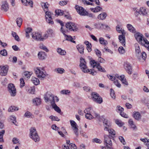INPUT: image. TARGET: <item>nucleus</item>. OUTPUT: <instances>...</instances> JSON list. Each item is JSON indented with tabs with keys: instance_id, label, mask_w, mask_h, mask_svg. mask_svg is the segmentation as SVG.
<instances>
[{
	"instance_id": "1",
	"label": "nucleus",
	"mask_w": 149,
	"mask_h": 149,
	"mask_svg": "<svg viewBox=\"0 0 149 149\" xmlns=\"http://www.w3.org/2000/svg\"><path fill=\"white\" fill-rule=\"evenodd\" d=\"M79 66L81 70L84 73H89L92 75H95L97 74V72L94 70L87 69V67L86 65V62L85 59L82 58H80Z\"/></svg>"
},
{
	"instance_id": "2",
	"label": "nucleus",
	"mask_w": 149,
	"mask_h": 149,
	"mask_svg": "<svg viewBox=\"0 0 149 149\" xmlns=\"http://www.w3.org/2000/svg\"><path fill=\"white\" fill-rule=\"evenodd\" d=\"M134 36L137 41L142 45L147 47L149 51V42L144 38L143 35L140 33L137 32L135 34Z\"/></svg>"
},
{
	"instance_id": "3",
	"label": "nucleus",
	"mask_w": 149,
	"mask_h": 149,
	"mask_svg": "<svg viewBox=\"0 0 149 149\" xmlns=\"http://www.w3.org/2000/svg\"><path fill=\"white\" fill-rule=\"evenodd\" d=\"M103 125L104 127V130L108 131L109 134L112 136L116 134V132L113 129L110 128L111 124V123L107 119H104L103 121Z\"/></svg>"
},
{
	"instance_id": "4",
	"label": "nucleus",
	"mask_w": 149,
	"mask_h": 149,
	"mask_svg": "<svg viewBox=\"0 0 149 149\" xmlns=\"http://www.w3.org/2000/svg\"><path fill=\"white\" fill-rule=\"evenodd\" d=\"M30 137L36 142H38L40 140V138L37 133L36 129L34 127L31 128L30 130Z\"/></svg>"
},
{
	"instance_id": "5",
	"label": "nucleus",
	"mask_w": 149,
	"mask_h": 149,
	"mask_svg": "<svg viewBox=\"0 0 149 149\" xmlns=\"http://www.w3.org/2000/svg\"><path fill=\"white\" fill-rule=\"evenodd\" d=\"M35 72L37 76L39 78H44L46 75V73L44 69L38 67L34 69Z\"/></svg>"
},
{
	"instance_id": "6",
	"label": "nucleus",
	"mask_w": 149,
	"mask_h": 149,
	"mask_svg": "<svg viewBox=\"0 0 149 149\" xmlns=\"http://www.w3.org/2000/svg\"><path fill=\"white\" fill-rule=\"evenodd\" d=\"M90 63L91 65L93 68L96 67L99 71L103 72H106L104 69L100 65V63L95 60H91Z\"/></svg>"
},
{
	"instance_id": "7",
	"label": "nucleus",
	"mask_w": 149,
	"mask_h": 149,
	"mask_svg": "<svg viewBox=\"0 0 149 149\" xmlns=\"http://www.w3.org/2000/svg\"><path fill=\"white\" fill-rule=\"evenodd\" d=\"M44 98L46 102H50L52 104V102L54 101V95L51 92H47L44 95Z\"/></svg>"
},
{
	"instance_id": "8",
	"label": "nucleus",
	"mask_w": 149,
	"mask_h": 149,
	"mask_svg": "<svg viewBox=\"0 0 149 149\" xmlns=\"http://www.w3.org/2000/svg\"><path fill=\"white\" fill-rule=\"evenodd\" d=\"M92 98L95 102L99 104L101 103L103 101L102 99L97 93L93 92L91 93Z\"/></svg>"
},
{
	"instance_id": "9",
	"label": "nucleus",
	"mask_w": 149,
	"mask_h": 149,
	"mask_svg": "<svg viewBox=\"0 0 149 149\" xmlns=\"http://www.w3.org/2000/svg\"><path fill=\"white\" fill-rule=\"evenodd\" d=\"M8 90L11 96L14 97L15 96L16 94V91L13 84H9L8 86Z\"/></svg>"
},
{
	"instance_id": "10",
	"label": "nucleus",
	"mask_w": 149,
	"mask_h": 149,
	"mask_svg": "<svg viewBox=\"0 0 149 149\" xmlns=\"http://www.w3.org/2000/svg\"><path fill=\"white\" fill-rule=\"evenodd\" d=\"M110 134L109 136L106 134L104 135V145H106L107 147H108L107 144L110 146H112V143L111 139L113 138L115 136V135L112 136L111 134Z\"/></svg>"
},
{
	"instance_id": "11",
	"label": "nucleus",
	"mask_w": 149,
	"mask_h": 149,
	"mask_svg": "<svg viewBox=\"0 0 149 149\" xmlns=\"http://www.w3.org/2000/svg\"><path fill=\"white\" fill-rule=\"evenodd\" d=\"M75 8L77 13L81 15L85 16L88 13V12L81 6L77 5Z\"/></svg>"
},
{
	"instance_id": "12",
	"label": "nucleus",
	"mask_w": 149,
	"mask_h": 149,
	"mask_svg": "<svg viewBox=\"0 0 149 149\" xmlns=\"http://www.w3.org/2000/svg\"><path fill=\"white\" fill-rule=\"evenodd\" d=\"M85 113H91L95 116V117L99 119L100 118L99 115L96 113L94 111L93 108L91 107H90L86 109L84 111Z\"/></svg>"
},
{
	"instance_id": "13",
	"label": "nucleus",
	"mask_w": 149,
	"mask_h": 149,
	"mask_svg": "<svg viewBox=\"0 0 149 149\" xmlns=\"http://www.w3.org/2000/svg\"><path fill=\"white\" fill-rule=\"evenodd\" d=\"M8 69V66L7 65L0 66V75L2 76H5L7 74Z\"/></svg>"
},
{
	"instance_id": "14",
	"label": "nucleus",
	"mask_w": 149,
	"mask_h": 149,
	"mask_svg": "<svg viewBox=\"0 0 149 149\" xmlns=\"http://www.w3.org/2000/svg\"><path fill=\"white\" fill-rule=\"evenodd\" d=\"M65 26L67 28L72 31H76L77 29L76 25L74 23L72 22H69L67 23Z\"/></svg>"
},
{
	"instance_id": "15",
	"label": "nucleus",
	"mask_w": 149,
	"mask_h": 149,
	"mask_svg": "<svg viewBox=\"0 0 149 149\" xmlns=\"http://www.w3.org/2000/svg\"><path fill=\"white\" fill-rule=\"evenodd\" d=\"M70 122L74 131V133L76 136H77L79 134L77 125L75 122L73 120H70Z\"/></svg>"
},
{
	"instance_id": "16",
	"label": "nucleus",
	"mask_w": 149,
	"mask_h": 149,
	"mask_svg": "<svg viewBox=\"0 0 149 149\" xmlns=\"http://www.w3.org/2000/svg\"><path fill=\"white\" fill-rule=\"evenodd\" d=\"M45 15L49 18L45 16L47 22L49 24H53L54 22L52 21V13L49 11H45Z\"/></svg>"
},
{
	"instance_id": "17",
	"label": "nucleus",
	"mask_w": 149,
	"mask_h": 149,
	"mask_svg": "<svg viewBox=\"0 0 149 149\" xmlns=\"http://www.w3.org/2000/svg\"><path fill=\"white\" fill-rule=\"evenodd\" d=\"M124 67L127 73L130 74L132 73V69L131 64L129 62H126L124 63Z\"/></svg>"
},
{
	"instance_id": "18",
	"label": "nucleus",
	"mask_w": 149,
	"mask_h": 149,
	"mask_svg": "<svg viewBox=\"0 0 149 149\" xmlns=\"http://www.w3.org/2000/svg\"><path fill=\"white\" fill-rule=\"evenodd\" d=\"M32 38L35 40L42 41L41 34L39 33H35L31 34Z\"/></svg>"
},
{
	"instance_id": "19",
	"label": "nucleus",
	"mask_w": 149,
	"mask_h": 149,
	"mask_svg": "<svg viewBox=\"0 0 149 149\" xmlns=\"http://www.w3.org/2000/svg\"><path fill=\"white\" fill-rule=\"evenodd\" d=\"M125 34H122L118 36V39L120 42L121 43L122 45L124 46H125Z\"/></svg>"
},
{
	"instance_id": "20",
	"label": "nucleus",
	"mask_w": 149,
	"mask_h": 149,
	"mask_svg": "<svg viewBox=\"0 0 149 149\" xmlns=\"http://www.w3.org/2000/svg\"><path fill=\"white\" fill-rule=\"evenodd\" d=\"M116 77L117 79L120 80L123 84L127 85H128V83L126 81L125 79H124V75L119 76L118 74H116Z\"/></svg>"
},
{
	"instance_id": "21",
	"label": "nucleus",
	"mask_w": 149,
	"mask_h": 149,
	"mask_svg": "<svg viewBox=\"0 0 149 149\" xmlns=\"http://www.w3.org/2000/svg\"><path fill=\"white\" fill-rule=\"evenodd\" d=\"M107 16V14L105 12H103L99 15L97 16V18L100 20L105 19Z\"/></svg>"
},
{
	"instance_id": "22",
	"label": "nucleus",
	"mask_w": 149,
	"mask_h": 149,
	"mask_svg": "<svg viewBox=\"0 0 149 149\" xmlns=\"http://www.w3.org/2000/svg\"><path fill=\"white\" fill-rule=\"evenodd\" d=\"M41 99L39 98H36L33 100V103L34 105L38 106L40 105L41 103Z\"/></svg>"
},
{
	"instance_id": "23",
	"label": "nucleus",
	"mask_w": 149,
	"mask_h": 149,
	"mask_svg": "<svg viewBox=\"0 0 149 149\" xmlns=\"http://www.w3.org/2000/svg\"><path fill=\"white\" fill-rule=\"evenodd\" d=\"M53 108L55 110L59 113L61 112V110L60 108L57 106L55 103V102H52L51 104Z\"/></svg>"
},
{
	"instance_id": "24",
	"label": "nucleus",
	"mask_w": 149,
	"mask_h": 149,
	"mask_svg": "<svg viewBox=\"0 0 149 149\" xmlns=\"http://www.w3.org/2000/svg\"><path fill=\"white\" fill-rule=\"evenodd\" d=\"M140 13L141 14H142L143 15H146L148 13V10H147L146 8L143 7H141L139 10Z\"/></svg>"
},
{
	"instance_id": "25",
	"label": "nucleus",
	"mask_w": 149,
	"mask_h": 149,
	"mask_svg": "<svg viewBox=\"0 0 149 149\" xmlns=\"http://www.w3.org/2000/svg\"><path fill=\"white\" fill-rule=\"evenodd\" d=\"M9 7L8 3L6 2L3 3L1 5V10L5 11H7Z\"/></svg>"
},
{
	"instance_id": "26",
	"label": "nucleus",
	"mask_w": 149,
	"mask_h": 149,
	"mask_svg": "<svg viewBox=\"0 0 149 149\" xmlns=\"http://www.w3.org/2000/svg\"><path fill=\"white\" fill-rule=\"evenodd\" d=\"M133 117L136 120H139L141 118V116L138 112L134 111L133 113Z\"/></svg>"
},
{
	"instance_id": "27",
	"label": "nucleus",
	"mask_w": 149,
	"mask_h": 149,
	"mask_svg": "<svg viewBox=\"0 0 149 149\" xmlns=\"http://www.w3.org/2000/svg\"><path fill=\"white\" fill-rule=\"evenodd\" d=\"M127 27L128 30L130 32L133 33L136 32L135 29L131 24H128L127 25Z\"/></svg>"
},
{
	"instance_id": "28",
	"label": "nucleus",
	"mask_w": 149,
	"mask_h": 149,
	"mask_svg": "<svg viewBox=\"0 0 149 149\" xmlns=\"http://www.w3.org/2000/svg\"><path fill=\"white\" fill-rule=\"evenodd\" d=\"M38 58L40 60H42L45 58V53L44 52H40L38 54Z\"/></svg>"
},
{
	"instance_id": "29",
	"label": "nucleus",
	"mask_w": 149,
	"mask_h": 149,
	"mask_svg": "<svg viewBox=\"0 0 149 149\" xmlns=\"http://www.w3.org/2000/svg\"><path fill=\"white\" fill-rule=\"evenodd\" d=\"M31 81L35 85H38L40 84L39 79L36 77H32Z\"/></svg>"
},
{
	"instance_id": "30",
	"label": "nucleus",
	"mask_w": 149,
	"mask_h": 149,
	"mask_svg": "<svg viewBox=\"0 0 149 149\" xmlns=\"http://www.w3.org/2000/svg\"><path fill=\"white\" fill-rule=\"evenodd\" d=\"M77 48L80 54H83L84 48L83 45L80 44L78 45L77 46Z\"/></svg>"
},
{
	"instance_id": "31",
	"label": "nucleus",
	"mask_w": 149,
	"mask_h": 149,
	"mask_svg": "<svg viewBox=\"0 0 149 149\" xmlns=\"http://www.w3.org/2000/svg\"><path fill=\"white\" fill-rule=\"evenodd\" d=\"M91 10L94 13H97L102 10V8L99 6H97L94 8H91Z\"/></svg>"
},
{
	"instance_id": "32",
	"label": "nucleus",
	"mask_w": 149,
	"mask_h": 149,
	"mask_svg": "<svg viewBox=\"0 0 149 149\" xmlns=\"http://www.w3.org/2000/svg\"><path fill=\"white\" fill-rule=\"evenodd\" d=\"M116 31L119 33H121L122 34H125L124 30L120 28L119 25H117L116 27Z\"/></svg>"
},
{
	"instance_id": "33",
	"label": "nucleus",
	"mask_w": 149,
	"mask_h": 149,
	"mask_svg": "<svg viewBox=\"0 0 149 149\" xmlns=\"http://www.w3.org/2000/svg\"><path fill=\"white\" fill-rule=\"evenodd\" d=\"M99 41L101 44L104 45H106L108 44L107 41L105 40L104 38L102 37H100L99 38Z\"/></svg>"
},
{
	"instance_id": "34",
	"label": "nucleus",
	"mask_w": 149,
	"mask_h": 149,
	"mask_svg": "<svg viewBox=\"0 0 149 149\" xmlns=\"http://www.w3.org/2000/svg\"><path fill=\"white\" fill-rule=\"evenodd\" d=\"M65 32L64 33V34H63L65 36V40L69 41H70L73 43H75V41L74 40H72V37L70 35L68 36L65 35Z\"/></svg>"
},
{
	"instance_id": "35",
	"label": "nucleus",
	"mask_w": 149,
	"mask_h": 149,
	"mask_svg": "<svg viewBox=\"0 0 149 149\" xmlns=\"http://www.w3.org/2000/svg\"><path fill=\"white\" fill-rule=\"evenodd\" d=\"M32 74L33 72L31 71H25L24 72V75L28 78H29Z\"/></svg>"
},
{
	"instance_id": "36",
	"label": "nucleus",
	"mask_w": 149,
	"mask_h": 149,
	"mask_svg": "<svg viewBox=\"0 0 149 149\" xmlns=\"http://www.w3.org/2000/svg\"><path fill=\"white\" fill-rule=\"evenodd\" d=\"M86 118L88 119L91 120L94 118H95V116L91 113H86Z\"/></svg>"
},
{
	"instance_id": "37",
	"label": "nucleus",
	"mask_w": 149,
	"mask_h": 149,
	"mask_svg": "<svg viewBox=\"0 0 149 149\" xmlns=\"http://www.w3.org/2000/svg\"><path fill=\"white\" fill-rule=\"evenodd\" d=\"M55 71L58 73L60 74H62L65 72V70L62 68H58L56 69Z\"/></svg>"
},
{
	"instance_id": "38",
	"label": "nucleus",
	"mask_w": 149,
	"mask_h": 149,
	"mask_svg": "<svg viewBox=\"0 0 149 149\" xmlns=\"http://www.w3.org/2000/svg\"><path fill=\"white\" fill-rule=\"evenodd\" d=\"M32 31V29L31 28H28L25 30L26 33V37L28 38L29 37V33H30Z\"/></svg>"
},
{
	"instance_id": "39",
	"label": "nucleus",
	"mask_w": 149,
	"mask_h": 149,
	"mask_svg": "<svg viewBox=\"0 0 149 149\" xmlns=\"http://www.w3.org/2000/svg\"><path fill=\"white\" fill-rule=\"evenodd\" d=\"M18 109L17 107L15 106H11L8 108V111L9 112H12L15 111H17Z\"/></svg>"
},
{
	"instance_id": "40",
	"label": "nucleus",
	"mask_w": 149,
	"mask_h": 149,
	"mask_svg": "<svg viewBox=\"0 0 149 149\" xmlns=\"http://www.w3.org/2000/svg\"><path fill=\"white\" fill-rule=\"evenodd\" d=\"M57 52L61 55H65L66 52L64 50L60 48H58L57 49Z\"/></svg>"
},
{
	"instance_id": "41",
	"label": "nucleus",
	"mask_w": 149,
	"mask_h": 149,
	"mask_svg": "<svg viewBox=\"0 0 149 149\" xmlns=\"http://www.w3.org/2000/svg\"><path fill=\"white\" fill-rule=\"evenodd\" d=\"M9 60L13 63H15L17 62V58L16 56H13V57L11 56L9 57Z\"/></svg>"
},
{
	"instance_id": "42",
	"label": "nucleus",
	"mask_w": 149,
	"mask_h": 149,
	"mask_svg": "<svg viewBox=\"0 0 149 149\" xmlns=\"http://www.w3.org/2000/svg\"><path fill=\"white\" fill-rule=\"evenodd\" d=\"M135 47L136 53V54H139L141 52V51L138 44L137 43L135 44Z\"/></svg>"
},
{
	"instance_id": "43",
	"label": "nucleus",
	"mask_w": 149,
	"mask_h": 149,
	"mask_svg": "<svg viewBox=\"0 0 149 149\" xmlns=\"http://www.w3.org/2000/svg\"><path fill=\"white\" fill-rule=\"evenodd\" d=\"M57 22L59 23L60 24L61 26V31L62 32V33L64 34V33L65 32V31L63 29V27L64 26V24L63 22L60 20H57Z\"/></svg>"
},
{
	"instance_id": "44",
	"label": "nucleus",
	"mask_w": 149,
	"mask_h": 149,
	"mask_svg": "<svg viewBox=\"0 0 149 149\" xmlns=\"http://www.w3.org/2000/svg\"><path fill=\"white\" fill-rule=\"evenodd\" d=\"M115 122L120 127L122 126L124 124V123L121 120L118 119L116 120Z\"/></svg>"
},
{
	"instance_id": "45",
	"label": "nucleus",
	"mask_w": 149,
	"mask_h": 149,
	"mask_svg": "<svg viewBox=\"0 0 149 149\" xmlns=\"http://www.w3.org/2000/svg\"><path fill=\"white\" fill-rule=\"evenodd\" d=\"M56 15H62L63 14V11L61 10H55V11Z\"/></svg>"
},
{
	"instance_id": "46",
	"label": "nucleus",
	"mask_w": 149,
	"mask_h": 149,
	"mask_svg": "<svg viewBox=\"0 0 149 149\" xmlns=\"http://www.w3.org/2000/svg\"><path fill=\"white\" fill-rule=\"evenodd\" d=\"M61 93L63 95H68L70 93V91L68 90H63L61 92Z\"/></svg>"
},
{
	"instance_id": "47",
	"label": "nucleus",
	"mask_w": 149,
	"mask_h": 149,
	"mask_svg": "<svg viewBox=\"0 0 149 149\" xmlns=\"http://www.w3.org/2000/svg\"><path fill=\"white\" fill-rule=\"evenodd\" d=\"M20 88H22L25 85V83L23 78H21L20 79Z\"/></svg>"
},
{
	"instance_id": "48",
	"label": "nucleus",
	"mask_w": 149,
	"mask_h": 149,
	"mask_svg": "<svg viewBox=\"0 0 149 149\" xmlns=\"http://www.w3.org/2000/svg\"><path fill=\"white\" fill-rule=\"evenodd\" d=\"M119 52L121 54H123L125 52V50L123 47H120L118 48Z\"/></svg>"
},
{
	"instance_id": "49",
	"label": "nucleus",
	"mask_w": 149,
	"mask_h": 149,
	"mask_svg": "<svg viewBox=\"0 0 149 149\" xmlns=\"http://www.w3.org/2000/svg\"><path fill=\"white\" fill-rule=\"evenodd\" d=\"M27 92L29 93L33 94L35 93V88L33 87H31L29 88Z\"/></svg>"
},
{
	"instance_id": "50",
	"label": "nucleus",
	"mask_w": 149,
	"mask_h": 149,
	"mask_svg": "<svg viewBox=\"0 0 149 149\" xmlns=\"http://www.w3.org/2000/svg\"><path fill=\"white\" fill-rule=\"evenodd\" d=\"M97 60L98 61H97L99 63H104L105 62V60H104V59L101 57V56L98 57Z\"/></svg>"
},
{
	"instance_id": "51",
	"label": "nucleus",
	"mask_w": 149,
	"mask_h": 149,
	"mask_svg": "<svg viewBox=\"0 0 149 149\" xmlns=\"http://www.w3.org/2000/svg\"><path fill=\"white\" fill-rule=\"evenodd\" d=\"M93 142H95L97 143H101L102 142V141L98 139L95 138L93 139Z\"/></svg>"
},
{
	"instance_id": "52",
	"label": "nucleus",
	"mask_w": 149,
	"mask_h": 149,
	"mask_svg": "<svg viewBox=\"0 0 149 149\" xmlns=\"http://www.w3.org/2000/svg\"><path fill=\"white\" fill-rule=\"evenodd\" d=\"M95 51L96 53V54L97 56L99 57L101 56V52L100 50H99L98 49H95Z\"/></svg>"
},
{
	"instance_id": "53",
	"label": "nucleus",
	"mask_w": 149,
	"mask_h": 149,
	"mask_svg": "<svg viewBox=\"0 0 149 149\" xmlns=\"http://www.w3.org/2000/svg\"><path fill=\"white\" fill-rule=\"evenodd\" d=\"M12 34L13 36L15 38L16 40L18 41H19V37L15 32H12Z\"/></svg>"
},
{
	"instance_id": "54",
	"label": "nucleus",
	"mask_w": 149,
	"mask_h": 149,
	"mask_svg": "<svg viewBox=\"0 0 149 149\" xmlns=\"http://www.w3.org/2000/svg\"><path fill=\"white\" fill-rule=\"evenodd\" d=\"M110 95L111 96V97L114 99L116 97V96L114 93V90H113L112 89H111V92H110Z\"/></svg>"
},
{
	"instance_id": "55",
	"label": "nucleus",
	"mask_w": 149,
	"mask_h": 149,
	"mask_svg": "<svg viewBox=\"0 0 149 149\" xmlns=\"http://www.w3.org/2000/svg\"><path fill=\"white\" fill-rule=\"evenodd\" d=\"M107 76L109 78V79L111 80V81H113L114 80H115L116 78L117 79V78L116 77V75H115V76H111V75H107Z\"/></svg>"
},
{
	"instance_id": "56",
	"label": "nucleus",
	"mask_w": 149,
	"mask_h": 149,
	"mask_svg": "<svg viewBox=\"0 0 149 149\" xmlns=\"http://www.w3.org/2000/svg\"><path fill=\"white\" fill-rule=\"evenodd\" d=\"M119 139L120 142L124 145H125L126 144V142L125 141L123 137L122 136H120L119 137Z\"/></svg>"
},
{
	"instance_id": "57",
	"label": "nucleus",
	"mask_w": 149,
	"mask_h": 149,
	"mask_svg": "<svg viewBox=\"0 0 149 149\" xmlns=\"http://www.w3.org/2000/svg\"><path fill=\"white\" fill-rule=\"evenodd\" d=\"M42 6V8L44 9V11H45L48 10V7L46 3H43Z\"/></svg>"
},
{
	"instance_id": "58",
	"label": "nucleus",
	"mask_w": 149,
	"mask_h": 149,
	"mask_svg": "<svg viewBox=\"0 0 149 149\" xmlns=\"http://www.w3.org/2000/svg\"><path fill=\"white\" fill-rule=\"evenodd\" d=\"M49 118L52 120H54L59 121L60 120L56 116H50Z\"/></svg>"
},
{
	"instance_id": "59",
	"label": "nucleus",
	"mask_w": 149,
	"mask_h": 149,
	"mask_svg": "<svg viewBox=\"0 0 149 149\" xmlns=\"http://www.w3.org/2000/svg\"><path fill=\"white\" fill-rule=\"evenodd\" d=\"M114 84L118 87L120 88L121 87V84L119 83L117 80L116 79L114 82Z\"/></svg>"
},
{
	"instance_id": "60",
	"label": "nucleus",
	"mask_w": 149,
	"mask_h": 149,
	"mask_svg": "<svg viewBox=\"0 0 149 149\" xmlns=\"http://www.w3.org/2000/svg\"><path fill=\"white\" fill-rule=\"evenodd\" d=\"M116 110L117 111H119L121 112H123L124 110V109L123 108L120 106H118L116 107Z\"/></svg>"
},
{
	"instance_id": "61",
	"label": "nucleus",
	"mask_w": 149,
	"mask_h": 149,
	"mask_svg": "<svg viewBox=\"0 0 149 149\" xmlns=\"http://www.w3.org/2000/svg\"><path fill=\"white\" fill-rule=\"evenodd\" d=\"M101 25V23L99 22L95 24L94 26L95 28L100 29V28H101L100 26Z\"/></svg>"
},
{
	"instance_id": "62",
	"label": "nucleus",
	"mask_w": 149,
	"mask_h": 149,
	"mask_svg": "<svg viewBox=\"0 0 149 149\" xmlns=\"http://www.w3.org/2000/svg\"><path fill=\"white\" fill-rule=\"evenodd\" d=\"M33 2L31 0H29L27 3V6H29L30 7L32 8L33 7Z\"/></svg>"
},
{
	"instance_id": "63",
	"label": "nucleus",
	"mask_w": 149,
	"mask_h": 149,
	"mask_svg": "<svg viewBox=\"0 0 149 149\" xmlns=\"http://www.w3.org/2000/svg\"><path fill=\"white\" fill-rule=\"evenodd\" d=\"M40 49H43L46 52H48V50L47 48L44 45H42L40 46Z\"/></svg>"
},
{
	"instance_id": "64",
	"label": "nucleus",
	"mask_w": 149,
	"mask_h": 149,
	"mask_svg": "<svg viewBox=\"0 0 149 149\" xmlns=\"http://www.w3.org/2000/svg\"><path fill=\"white\" fill-rule=\"evenodd\" d=\"M0 54L3 56H6L7 55V52L6 51L5 49L1 51L0 52Z\"/></svg>"
}]
</instances>
